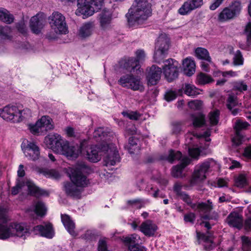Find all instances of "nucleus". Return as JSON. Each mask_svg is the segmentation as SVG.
I'll return each mask as SVG.
<instances>
[{
  "label": "nucleus",
  "mask_w": 251,
  "mask_h": 251,
  "mask_svg": "<svg viewBox=\"0 0 251 251\" xmlns=\"http://www.w3.org/2000/svg\"><path fill=\"white\" fill-rule=\"evenodd\" d=\"M50 26L56 34H66L68 32L65 17L58 12H54L49 17Z\"/></svg>",
  "instance_id": "nucleus-7"
},
{
  "label": "nucleus",
  "mask_w": 251,
  "mask_h": 251,
  "mask_svg": "<svg viewBox=\"0 0 251 251\" xmlns=\"http://www.w3.org/2000/svg\"><path fill=\"white\" fill-rule=\"evenodd\" d=\"M169 47V38L166 34L160 35L155 43L154 59L156 62L160 63L162 61Z\"/></svg>",
  "instance_id": "nucleus-9"
},
{
  "label": "nucleus",
  "mask_w": 251,
  "mask_h": 251,
  "mask_svg": "<svg viewBox=\"0 0 251 251\" xmlns=\"http://www.w3.org/2000/svg\"><path fill=\"white\" fill-rule=\"evenodd\" d=\"M235 183L238 187H243L247 184L245 176L244 175H240L235 178Z\"/></svg>",
  "instance_id": "nucleus-52"
},
{
  "label": "nucleus",
  "mask_w": 251,
  "mask_h": 251,
  "mask_svg": "<svg viewBox=\"0 0 251 251\" xmlns=\"http://www.w3.org/2000/svg\"><path fill=\"white\" fill-rule=\"evenodd\" d=\"M162 70L160 68L152 65L149 69L147 75L148 84L151 85L156 84L160 79Z\"/></svg>",
  "instance_id": "nucleus-19"
},
{
  "label": "nucleus",
  "mask_w": 251,
  "mask_h": 251,
  "mask_svg": "<svg viewBox=\"0 0 251 251\" xmlns=\"http://www.w3.org/2000/svg\"><path fill=\"white\" fill-rule=\"evenodd\" d=\"M139 236L136 234H133L124 238V242L129 244L128 249L130 251H147V249L143 246L138 244Z\"/></svg>",
  "instance_id": "nucleus-20"
},
{
  "label": "nucleus",
  "mask_w": 251,
  "mask_h": 251,
  "mask_svg": "<svg viewBox=\"0 0 251 251\" xmlns=\"http://www.w3.org/2000/svg\"><path fill=\"white\" fill-rule=\"evenodd\" d=\"M26 145L22 143L21 148L25 155L29 160L35 161L39 159L40 151L39 147L33 142H28Z\"/></svg>",
  "instance_id": "nucleus-16"
},
{
  "label": "nucleus",
  "mask_w": 251,
  "mask_h": 251,
  "mask_svg": "<svg viewBox=\"0 0 251 251\" xmlns=\"http://www.w3.org/2000/svg\"><path fill=\"white\" fill-rule=\"evenodd\" d=\"M178 197L192 209L199 212L201 219L204 220H217L218 219L219 215L217 212L213 211L210 213L214 208L213 203L210 200H208L206 202L193 203L191 198L185 192Z\"/></svg>",
  "instance_id": "nucleus-4"
},
{
  "label": "nucleus",
  "mask_w": 251,
  "mask_h": 251,
  "mask_svg": "<svg viewBox=\"0 0 251 251\" xmlns=\"http://www.w3.org/2000/svg\"><path fill=\"white\" fill-rule=\"evenodd\" d=\"M195 55L200 59L205 60L209 63H211V58L208 50L203 48L199 47L195 50Z\"/></svg>",
  "instance_id": "nucleus-34"
},
{
  "label": "nucleus",
  "mask_w": 251,
  "mask_h": 251,
  "mask_svg": "<svg viewBox=\"0 0 251 251\" xmlns=\"http://www.w3.org/2000/svg\"><path fill=\"white\" fill-rule=\"evenodd\" d=\"M84 166L76 167L71 170L69 176L71 181L76 186L82 188L87 187L90 183L89 180L83 173Z\"/></svg>",
  "instance_id": "nucleus-11"
},
{
  "label": "nucleus",
  "mask_w": 251,
  "mask_h": 251,
  "mask_svg": "<svg viewBox=\"0 0 251 251\" xmlns=\"http://www.w3.org/2000/svg\"><path fill=\"white\" fill-rule=\"evenodd\" d=\"M108 146L107 145L93 146L87 151V157L88 160L93 162H97L100 158L103 153L108 151Z\"/></svg>",
  "instance_id": "nucleus-15"
},
{
  "label": "nucleus",
  "mask_w": 251,
  "mask_h": 251,
  "mask_svg": "<svg viewBox=\"0 0 251 251\" xmlns=\"http://www.w3.org/2000/svg\"><path fill=\"white\" fill-rule=\"evenodd\" d=\"M63 187L67 196L76 199L80 198L82 188L80 187L76 186L72 181L64 182Z\"/></svg>",
  "instance_id": "nucleus-22"
},
{
  "label": "nucleus",
  "mask_w": 251,
  "mask_h": 251,
  "mask_svg": "<svg viewBox=\"0 0 251 251\" xmlns=\"http://www.w3.org/2000/svg\"><path fill=\"white\" fill-rule=\"evenodd\" d=\"M39 14L33 16L30 21V27L32 31L36 34L41 32V29L43 27V19L39 18Z\"/></svg>",
  "instance_id": "nucleus-28"
},
{
  "label": "nucleus",
  "mask_w": 251,
  "mask_h": 251,
  "mask_svg": "<svg viewBox=\"0 0 251 251\" xmlns=\"http://www.w3.org/2000/svg\"><path fill=\"white\" fill-rule=\"evenodd\" d=\"M98 251H108L105 241L100 240L99 242Z\"/></svg>",
  "instance_id": "nucleus-63"
},
{
  "label": "nucleus",
  "mask_w": 251,
  "mask_h": 251,
  "mask_svg": "<svg viewBox=\"0 0 251 251\" xmlns=\"http://www.w3.org/2000/svg\"><path fill=\"white\" fill-rule=\"evenodd\" d=\"M176 98V94L173 91H169L166 93L165 95V100L168 101L173 100Z\"/></svg>",
  "instance_id": "nucleus-59"
},
{
  "label": "nucleus",
  "mask_w": 251,
  "mask_h": 251,
  "mask_svg": "<svg viewBox=\"0 0 251 251\" xmlns=\"http://www.w3.org/2000/svg\"><path fill=\"white\" fill-rule=\"evenodd\" d=\"M92 23H86L80 27L79 30V35L82 38H85L89 36L92 34Z\"/></svg>",
  "instance_id": "nucleus-37"
},
{
  "label": "nucleus",
  "mask_w": 251,
  "mask_h": 251,
  "mask_svg": "<svg viewBox=\"0 0 251 251\" xmlns=\"http://www.w3.org/2000/svg\"><path fill=\"white\" fill-rule=\"evenodd\" d=\"M105 132H104L103 128L102 127H99L96 129L93 133V136L95 138H100L102 140V138L104 136Z\"/></svg>",
  "instance_id": "nucleus-55"
},
{
  "label": "nucleus",
  "mask_w": 251,
  "mask_h": 251,
  "mask_svg": "<svg viewBox=\"0 0 251 251\" xmlns=\"http://www.w3.org/2000/svg\"><path fill=\"white\" fill-rule=\"evenodd\" d=\"M52 119L49 116H42L35 125L30 127V130L33 133L36 134L44 130L47 131L52 129L53 126L52 124Z\"/></svg>",
  "instance_id": "nucleus-14"
},
{
  "label": "nucleus",
  "mask_w": 251,
  "mask_h": 251,
  "mask_svg": "<svg viewBox=\"0 0 251 251\" xmlns=\"http://www.w3.org/2000/svg\"><path fill=\"white\" fill-rule=\"evenodd\" d=\"M121 66L128 71L132 72L138 67V61L133 57L125 58L120 62Z\"/></svg>",
  "instance_id": "nucleus-31"
},
{
  "label": "nucleus",
  "mask_w": 251,
  "mask_h": 251,
  "mask_svg": "<svg viewBox=\"0 0 251 251\" xmlns=\"http://www.w3.org/2000/svg\"><path fill=\"white\" fill-rule=\"evenodd\" d=\"M242 242V249L243 251H251V240L247 236L241 237Z\"/></svg>",
  "instance_id": "nucleus-46"
},
{
  "label": "nucleus",
  "mask_w": 251,
  "mask_h": 251,
  "mask_svg": "<svg viewBox=\"0 0 251 251\" xmlns=\"http://www.w3.org/2000/svg\"><path fill=\"white\" fill-rule=\"evenodd\" d=\"M12 30L8 25H0V38L2 40H11Z\"/></svg>",
  "instance_id": "nucleus-38"
},
{
  "label": "nucleus",
  "mask_w": 251,
  "mask_h": 251,
  "mask_svg": "<svg viewBox=\"0 0 251 251\" xmlns=\"http://www.w3.org/2000/svg\"><path fill=\"white\" fill-rule=\"evenodd\" d=\"M224 0H213L209 6L210 9L211 10H215L222 4Z\"/></svg>",
  "instance_id": "nucleus-62"
},
{
  "label": "nucleus",
  "mask_w": 251,
  "mask_h": 251,
  "mask_svg": "<svg viewBox=\"0 0 251 251\" xmlns=\"http://www.w3.org/2000/svg\"><path fill=\"white\" fill-rule=\"evenodd\" d=\"M122 114L124 117L132 120H137L141 116V115L137 111L128 110L122 112Z\"/></svg>",
  "instance_id": "nucleus-45"
},
{
  "label": "nucleus",
  "mask_w": 251,
  "mask_h": 251,
  "mask_svg": "<svg viewBox=\"0 0 251 251\" xmlns=\"http://www.w3.org/2000/svg\"><path fill=\"white\" fill-rule=\"evenodd\" d=\"M244 137L241 132H235V135L232 139L233 144L236 146L240 145L243 142Z\"/></svg>",
  "instance_id": "nucleus-50"
},
{
  "label": "nucleus",
  "mask_w": 251,
  "mask_h": 251,
  "mask_svg": "<svg viewBox=\"0 0 251 251\" xmlns=\"http://www.w3.org/2000/svg\"><path fill=\"white\" fill-rule=\"evenodd\" d=\"M191 159L188 157L182 158L180 164L173 167L172 171V175L175 177H181L183 169L188 165Z\"/></svg>",
  "instance_id": "nucleus-24"
},
{
  "label": "nucleus",
  "mask_w": 251,
  "mask_h": 251,
  "mask_svg": "<svg viewBox=\"0 0 251 251\" xmlns=\"http://www.w3.org/2000/svg\"><path fill=\"white\" fill-rule=\"evenodd\" d=\"M118 83L124 87L132 89L134 91H142L144 87L140 78L131 74L123 75L118 80Z\"/></svg>",
  "instance_id": "nucleus-10"
},
{
  "label": "nucleus",
  "mask_w": 251,
  "mask_h": 251,
  "mask_svg": "<svg viewBox=\"0 0 251 251\" xmlns=\"http://www.w3.org/2000/svg\"><path fill=\"white\" fill-rule=\"evenodd\" d=\"M7 212L0 208V239L5 240L10 237L17 236L23 239L30 235V229L25 223H8Z\"/></svg>",
  "instance_id": "nucleus-1"
},
{
  "label": "nucleus",
  "mask_w": 251,
  "mask_h": 251,
  "mask_svg": "<svg viewBox=\"0 0 251 251\" xmlns=\"http://www.w3.org/2000/svg\"><path fill=\"white\" fill-rule=\"evenodd\" d=\"M196 218L195 214L193 213H189L184 215V220L186 222L194 223Z\"/></svg>",
  "instance_id": "nucleus-60"
},
{
  "label": "nucleus",
  "mask_w": 251,
  "mask_h": 251,
  "mask_svg": "<svg viewBox=\"0 0 251 251\" xmlns=\"http://www.w3.org/2000/svg\"><path fill=\"white\" fill-rule=\"evenodd\" d=\"M151 5L147 0H135L126 17L130 26L142 24L151 15Z\"/></svg>",
  "instance_id": "nucleus-3"
},
{
  "label": "nucleus",
  "mask_w": 251,
  "mask_h": 251,
  "mask_svg": "<svg viewBox=\"0 0 251 251\" xmlns=\"http://www.w3.org/2000/svg\"><path fill=\"white\" fill-rule=\"evenodd\" d=\"M13 15L10 14L7 10L5 9L0 10V20L7 24H11L13 22Z\"/></svg>",
  "instance_id": "nucleus-42"
},
{
  "label": "nucleus",
  "mask_w": 251,
  "mask_h": 251,
  "mask_svg": "<svg viewBox=\"0 0 251 251\" xmlns=\"http://www.w3.org/2000/svg\"><path fill=\"white\" fill-rule=\"evenodd\" d=\"M249 126V124L247 122L238 120L235 123L234 129L235 132H241L242 130L246 129Z\"/></svg>",
  "instance_id": "nucleus-49"
},
{
  "label": "nucleus",
  "mask_w": 251,
  "mask_h": 251,
  "mask_svg": "<svg viewBox=\"0 0 251 251\" xmlns=\"http://www.w3.org/2000/svg\"><path fill=\"white\" fill-rule=\"evenodd\" d=\"M243 155L248 159H251V145H249L244 150Z\"/></svg>",
  "instance_id": "nucleus-61"
},
{
  "label": "nucleus",
  "mask_w": 251,
  "mask_h": 251,
  "mask_svg": "<svg viewBox=\"0 0 251 251\" xmlns=\"http://www.w3.org/2000/svg\"><path fill=\"white\" fill-rule=\"evenodd\" d=\"M43 174L46 177L49 178H57L59 177V173L54 170L44 171Z\"/></svg>",
  "instance_id": "nucleus-54"
},
{
  "label": "nucleus",
  "mask_w": 251,
  "mask_h": 251,
  "mask_svg": "<svg viewBox=\"0 0 251 251\" xmlns=\"http://www.w3.org/2000/svg\"><path fill=\"white\" fill-rule=\"evenodd\" d=\"M32 231L35 235L49 239L52 238L54 235L52 225L50 223L37 225L33 228Z\"/></svg>",
  "instance_id": "nucleus-17"
},
{
  "label": "nucleus",
  "mask_w": 251,
  "mask_h": 251,
  "mask_svg": "<svg viewBox=\"0 0 251 251\" xmlns=\"http://www.w3.org/2000/svg\"><path fill=\"white\" fill-rule=\"evenodd\" d=\"M220 111L215 110L211 111L209 114V120L211 126L216 125L219 120Z\"/></svg>",
  "instance_id": "nucleus-44"
},
{
  "label": "nucleus",
  "mask_w": 251,
  "mask_h": 251,
  "mask_svg": "<svg viewBox=\"0 0 251 251\" xmlns=\"http://www.w3.org/2000/svg\"><path fill=\"white\" fill-rule=\"evenodd\" d=\"M25 185L27 187L29 193L31 195L39 197L41 195H44L46 193L45 191L39 189L30 180H27L25 182Z\"/></svg>",
  "instance_id": "nucleus-33"
},
{
  "label": "nucleus",
  "mask_w": 251,
  "mask_h": 251,
  "mask_svg": "<svg viewBox=\"0 0 251 251\" xmlns=\"http://www.w3.org/2000/svg\"><path fill=\"white\" fill-rule=\"evenodd\" d=\"M183 71L188 76H191L196 70V65L194 60L190 58H186L182 62Z\"/></svg>",
  "instance_id": "nucleus-29"
},
{
  "label": "nucleus",
  "mask_w": 251,
  "mask_h": 251,
  "mask_svg": "<svg viewBox=\"0 0 251 251\" xmlns=\"http://www.w3.org/2000/svg\"><path fill=\"white\" fill-rule=\"evenodd\" d=\"M138 140L134 137H130L128 139V143L125 146L128 152L133 154L138 152L140 149L138 145Z\"/></svg>",
  "instance_id": "nucleus-32"
},
{
  "label": "nucleus",
  "mask_w": 251,
  "mask_h": 251,
  "mask_svg": "<svg viewBox=\"0 0 251 251\" xmlns=\"http://www.w3.org/2000/svg\"><path fill=\"white\" fill-rule=\"evenodd\" d=\"M103 3V0H77L76 14L82 15L83 18H87L100 10Z\"/></svg>",
  "instance_id": "nucleus-5"
},
{
  "label": "nucleus",
  "mask_w": 251,
  "mask_h": 251,
  "mask_svg": "<svg viewBox=\"0 0 251 251\" xmlns=\"http://www.w3.org/2000/svg\"><path fill=\"white\" fill-rule=\"evenodd\" d=\"M183 89L184 93L188 96L195 97L200 94V90L190 84H185Z\"/></svg>",
  "instance_id": "nucleus-39"
},
{
  "label": "nucleus",
  "mask_w": 251,
  "mask_h": 251,
  "mask_svg": "<svg viewBox=\"0 0 251 251\" xmlns=\"http://www.w3.org/2000/svg\"><path fill=\"white\" fill-rule=\"evenodd\" d=\"M189 107L193 110H200L202 105V101L201 100H193L188 102Z\"/></svg>",
  "instance_id": "nucleus-51"
},
{
  "label": "nucleus",
  "mask_w": 251,
  "mask_h": 251,
  "mask_svg": "<svg viewBox=\"0 0 251 251\" xmlns=\"http://www.w3.org/2000/svg\"><path fill=\"white\" fill-rule=\"evenodd\" d=\"M202 4V0H186L179 8L178 12L181 15H187L200 7Z\"/></svg>",
  "instance_id": "nucleus-18"
},
{
  "label": "nucleus",
  "mask_w": 251,
  "mask_h": 251,
  "mask_svg": "<svg viewBox=\"0 0 251 251\" xmlns=\"http://www.w3.org/2000/svg\"><path fill=\"white\" fill-rule=\"evenodd\" d=\"M111 20V14L108 11H103L100 14V25L103 29L110 28Z\"/></svg>",
  "instance_id": "nucleus-30"
},
{
  "label": "nucleus",
  "mask_w": 251,
  "mask_h": 251,
  "mask_svg": "<svg viewBox=\"0 0 251 251\" xmlns=\"http://www.w3.org/2000/svg\"><path fill=\"white\" fill-rule=\"evenodd\" d=\"M163 73L166 79L169 82L177 78L179 75V64L176 60L169 58L163 61Z\"/></svg>",
  "instance_id": "nucleus-8"
},
{
  "label": "nucleus",
  "mask_w": 251,
  "mask_h": 251,
  "mask_svg": "<svg viewBox=\"0 0 251 251\" xmlns=\"http://www.w3.org/2000/svg\"><path fill=\"white\" fill-rule=\"evenodd\" d=\"M20 113L21 114L20 117V122L24 119H27L31 115V110L29 109H25L23 110H20Z\"/></svg>",
  "instance_id": "nucleus-58"
},
{
  "label": "nucleus",
  "mask_w": 251,
  "mask_h": 251,
  "mask_svg": "<svg viewBox=\"0 0 251 251\" xmlns=\"http://www.w3.org/2000/svg\"><path fill=\"white\" fill-rule=\"evenodd\" d=\"M45 143L54 152L71 158H76L80 151L77 147L70 145L68 141L57 133L46 136Z\"/></svg>",
  "instance_id": "nucleus-2"
},
{
  "label": "nucleus",
  "mask_w": 251,
  "mask_h": 251,
  "mask_svg": "<svg viewBox=\"0 0 251 251\" xmlns=\"http://www.w3.org/2000/svg\"><path fill=\"white\" fill-rule=\"evenodd\" d=\"M157 229V226L151 220L143 222L139 226L140 231L147 237L153 236Z\"/></svg>",
  "instance_id": "nucleus-23"
},
{
  "label": "nucleus",
  "mask_w": 251,
  "mask_h": 251,
  "mask_svg": "<svg viewBox=\"0 0 251 251\" xmlns=\"http://www.w3.org/2000/svg\"><path fill=\"white\" fill-rule=\"evenodd\" d=\"M192 138H193L191 137V135H187L186 144L188 146V152L189 155L193 158H197L199 156L201 150L199 148L192 147L190 141Z\"/></svg>",
  "instance_id": "nucleus-36"
},
{
  "label": "nucleus",
  "mask_w": 251,
  "mask_h": 251,
  "mask_svg": "<svg viewBox=\"0 0 251 251\" xmlns=\"http://www.w3.org/2000/svg\"><path fill=\"white\" fill-rule=\"evenodd\" d=\"M233 63L234 66H240L243 64L244 58L239 50L236 51L233 57Z\"/></svg>",
  "instance_id": "nucleus-48"
},
{
  "label": "nucleus",
  "mask_w": 251,
  "mask_h": 251,
  "mask_svg": "<svg viewBox=\"0 0 251 251\" xmlns=\"http://www.w3.org/2000/svg\"><path fill=\"white\" fill-rule=\"evenodd\" d=\"M226 221L231 226L240 229L243 226V218L241 214L238 212H233L227 216Z\"/></svg>",
  "instance_id": "nucleus-21"
},
{
  "label": "nucleus",
  "mask_w": 251,
  "mask_h": 251,
  "mask_svg": "<svg viewBox=\"0 0 251 251\" xmlns=\"http://www.w3.org/2000/svg\"><path fill=\"white\" fill-rule=\"evenodd\" d=\"M245 33L247 36L248 42L251 44V23L249 22L246 26Z\"/></svg>",
  "instance_id": "nucleus-57"
},
{
  "label": "nucleus",
  "mask_w": 251,
  "mask_h": 251,
  "mask_svg": "<svg viewBox=\"0 0 251 251\" xmlns=\"http://www.w3.org/2000/svg\"><path fill=\"white\" fill-rule=\"evenodd\" d=\"M213 81L212 77L204 73H201L197 77V83L199 85H204Z\"/></svg>",
  "instance_id": "nucleus-41"
},
{
  "label": "nucleus",
  "mask_w": 251,
  "mask_h": 251,
  "mask_svg": "<svg viewBox=\"0 0 251 251\" xmlns=\"http://www.w3.org/2000/svg\"><path fill=\"white\" fill-rule=\"evenodd\" d=\"M61 221L68 232L72 236L77 235L75 231V224L68 215H61Z\"/></svg>",
  "instance_id": "nucleus-27"
},
{
  "label": "nucleus",
  "mask_w": 251,
  "mask_h": 251,
  "mask_svg": "<svg viewBox=\"0 0 251 251\" xmlns=\"http://www.w3.org/2000/svg\"><path fill=\"white\" fill-rule=\"evenodd\" d=\"M197 236L200 240L203 242V246L206 251H209L213 249V237L211 233L207 232V234H205L197 232Z\"/></svg>",
  "instance_id": "nucleus-26"
},
{
  "label": "nucleus",
  "mask_w": 251,
  "mask_h": 251,
  "mask_svg": "<svg viewBox=\"0 0 251 251\" xmlns=\"http://www.w3.org/2000/svg\"><path fill=\"white\" fill-rule=\"evenodd\" d=\"M34 211L37 215L42 217L46 214L47 208L43 202L39 201L35 203Z\"/></svg>",
  "instance_id": "nucleus-40"
},
{
  "label": "nucleus",
  "mask_w": 251,
  "mask_h": 251,
  "mask_svg": "<svg viewBox=\"0 0 251 251\" xmlns=\"http://www.w3.org/2000/svg\"><path fill=\"white\" fill-rule=\"evenodd\" d=\"M21 116L20 109L16 106L7 105L0 109V117L7 121L20 122Z\"/></svg>",
  "instance_id": "nucleus-12"
},
{
  "label": "nucleus",
  "mask_w": 251,
  "mask_h": 251,
  "mask_svg": "<svg viewBox=\"0 0 251 251\" xmlns=\"http://www.w3.org/2000/svg\"><path fill=\"white\" fill-rule=\"evenodd\" d=\"M238 103L237 98L236 96L229 95L227 100V107L228 109L231 110Z\"/></svg>",
  "instance_id": "nucleus-47"
},
{
  "label": "nucleus",
  "mask_w": 251,
  "mask_h": 251,
  "mask_svg": "<svg viewBox=\"0 0 251 251\" xmlns=\"http://www.w3.org/2000/svg\"><path fill=\"white\" fill-rule=\"evenodd\" d=\"M136 58H135L138 63V65H139V62L144 60L146 57V54L145 51L143 50H138L136 51Z\"/></svg>",
  "instance_id": "nucleus-56"
},
{
  "label": "nucleus",
  "mask_w": 251,
  "mask_h": 251,
  "mask_svg": "<svg viewBox=\"0 0 251 251\" xmlns=\"http://www.w3.org/2000/svg\"><path fill=\"white\" fill-rule=\"evenodd\" d=\"M244 227L246 230L251 231V216L247 218L244 222Z\"/></svg>",
  "instance_id": "nucleus-64"
},
{
  "label": "nucleus",
  "mask_w": 251,
  "mask_h": 251,
  "mask_svg": "<svg viewBox=\"0 0 251 251\" xmlns=\"http://www.w3.org/2000/svg\"><path fill=\"white\" fill-rule=\"evenodd\" d=\"M241 9V5L240 2L235 1L229 7L225 8L219 13L218 19L221 22H225L230 20L238 15Z\"/></svg>",
  "instance_id": "nucleus-13"
},
{
  "label": "nucleus",
  "mask_w": 251,
  "mask_h": 251,
  "mask_svg": "<svg viewBox=\"0 0 251 251\" xmlns=\"http://www.w3.org/2000/svg\"><path fill=\"white\" fill-rule=\"evenodd\" d=\"M182 153L179 151H176L171 150L167 157V160L170 163H173L175 160H179L182 158Z\"/></svg>",
  "instance_id": "nucleus-43"
},
{
  "label": "nucleus",
  "mask_w": 251,
  "mask_h": 251,
  "mask_svg": "<svg viewBox=\"0 0 251 251\" xmlns=\"http://www.w3.org/2000/svg\"><path fill=\"white\" fill-rule=\"evenodd\" d=\"M233 88L235 90L243 91L247 90L248 86L243 81L235 82L233 84Z\"/></svg>",
  "instance_id": "nucleus-53"
},
{
  "label": "nucleus",
  "mask_w": 251,
  "mask_h": 251,
  "mask_svg": "<svg viewBox=\"0 0 251 251\" xmlns=\"http://www.w3.org/2000/svg\"><path fill=\"white\" fill-rule=\"evenodd\" d=\"M216 165V161L209 158L197 165L191 180V184L195 185L198 182L204 180L206 177V174Z\"/></svg>",
  "instance_id": "nucleus-6"
},
{
  "label": "nucleus",
  "mask_w": 251,
  "mask_h": 251,
  "mask_svg": "<svg viewBox=\"0 0 251 251\" xmlns=\"http://www.w3.org/2000/svg\"><path fill=\"white\" fill-rule=\"evenodd\" d=\"M105 152L108 153L104 158L105 165L106 166H114L116 163L120 162V156L117 151L109 150L108 148V151Z\"/></svg>",
  "instance_id": "nucleus-25"
},
{
  "label": "nucleus",
  "mask_w": 251,
  "mask_h": 251,
  "mask_svg": "<svg viewBox=\"0 0 251 251\" xmlns=\"http://www.w3.org/2000/svg\"><path fill=\"white\" fill-rule=\"evenodd\" d=\"M193 125L195 127H200L205 124V116L202 113H199L191 115Z\"/></svg>",
  "instance_id": "nucleus-35"
}]
</instances>
